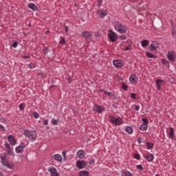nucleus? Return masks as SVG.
<instances>
[{
	"label": "nucleus",
	"instance_id": "1a4fd4ad",
	"mask_svg": "<svg viewBox=\"0 0 176 176\" xmlns=\"http://www.w3.org/2000/svg\"><path fill=\"white\" fill-rule=\"evenodd\" d=\"M113 64L114 67H116V68H122V67H123V65H124V62L121 60H115L113 62Z\"/></svg>",
	"mask_w": 176,
	"mask_h": 176
},
{
	"label": "nucleus",
	"instance_id": "39448f33",
	"mask_svg": "<svg viewBox=\"0 0 176 176\" xmlns=\"http://www.w3.org/2000/svg\"><path fill=\"white\" fill-rule=\"evenodd\" d=\"M167 58L171 63H174L176 60V54L173 51H168L167 54Z\"/></svg>",
	"mask_w": 176,
	"mask_h": 176
},
{
	"label": "nucleus",
	"instance_id": "6e6552de",
	"mask_svg": "<svg viewBox=\"0 0 176 176\" xmlns=\"http://www.w3.org/2000/svg\"><path fill=\"white\" fill-rule=\"evenodd\" d=\"M82 38H85L86 41H90V39H91V36H93V34L89 31H84L82 33Z\"/></svg>",
	"mask_w": 176,
	"mask_h": 176
},
{
	"label": "nucleus",
	"instance_id": "69168bd1",
	"mask_svg": "<svg viewBox=\"0 0 176 176\" xmlns=\"http://www.w3.org/2000/svg\"><path fill=\"white\" fill-rule=\"evenodd\" d=\"M52 83H54V82L53 81V80H52Z\"/></svg>",
	"mask_w": 176,
	"mask_h": 176
},
{
	"label": "nucleus",
	"instance_id": "8fccbe9b",
	"mask_svg": "<svg viewBox=\"0 0 176 176\" xmlns=\"http://www.w3.org/2000/svg\"><path fill=\"white\" fill-rule=\"evenodd\" d=\"M124 50H125L126 52H127V51H129V50H131V45H128L127 47H126L124 48Z\"/></svg>",
	"mask_w": 176,
	"mask_h": 176
},
{
	"label": "nucleus",
	"instance_id": "37998d69",
	"mask_svg": "<svg viewBox=\"0 0 176 176\" xmlns=\"http://www.w3.org/2000/svg\"><path fill=\"white\" fill-rule=\"evenodd\" d=\"M52 124H54V126H58V121H57V120L52 119Z\"/></svg>",
	"mask_w": 176,
	"mask_h": 176
},
{
	"label": "nucleus",
	"instance_id": "cd10ccee",
	"mask_svg": "<svg viewBox=\"0 0 176 176\" xmlns=\"http://www.w3.org/2000/svg\"><path fill=\"white\" fill-rule=\"evenodd\" d=\"M105 96H108V97H110V98H115L116 99V96L113 94L112 92H104Z\"/></svg>",
	"mask_w": 176,
	"mask_h": 176
},
{
	"label": "nucleus",
	"instance_id": "603ef678",
	"mask_svg": "<svg viewBox=\"0 0 176 176\" xmlns=\"http://www.w3.org/2000/svg\"><path fill=\"white\" fill-rule=\"evenodd\" d=\"M62 155L65 157V159H67V156L65 155H67V151H63Z\"/></svg>",
	"mask_w": 176,
	"mask_h": 176
},
{
	"label": "nucleus",
	"instance_id": "412c9836",
	"mask_svg": "<svg viewBox=\"0 0 176 176\" xmlns=\"http://www.w3.org/2000/svg\"><path fill=\"white\" fill-rule=\"evenodd\" d=\"M114 124L115 126H120V124H123V119L120 118H116V120H114Z\"/></svg>",
	"mask_w": 176,
	"mask_h": 176
},
{
	"label": "nucleus",
	"instance_id": "a18cd8bd",
	"mask_svg": "<svg viewBox=\"0 0 176 176\" xmlns=\"http://www.w3.org/2000/svg\"><path fill=\"white\" fill-rule=\"evenodd\" d=\"M136 168L138 170H140V171H142V170H144V167L142 166V165H136Z\"/></svg>",
	"mask_w": 176,
	"mask_h": 176
},
{
	"label": "nucleus",
	"instance_id": "f257e3e1",
	"mask_svg": "<svg viewBox=\"0 0 176 176\" xmlns=\"http://www.w3.org/2000/svg\"><path fill=\"white\" fill-rule=\"evenodd\" d=\"M23 135L26 138L28 139L30 142H34L36 140V138H38V134H36V131L31 129H27L23 131Z\"/></svg>",
	"mask_w": 176,
	"mask_h": 176
},
{
	"label": "nucleus",
	"instance_id": "13d9d810",
	"mask_svg": "<svg viewBox=\"0 0 176 176\" xmlns=\"http://www.w3.org/2000/svg\"><path fill=\"white\" fill-rule=\"evenodd\" d=\"M38 75H41V76H43V78H46V74L43 73H38Z\"/></svg>",
	"mask_w": 176,
	"mask_h": 176
},
{
	"label": "nucleus",
	"instance_id": "de8ad7c7",
	"mask_svg": "<svg viewBox=\"0 0 176 176\" xmlns=\"http://www.w3.org/2000/svg\"><path fill=\"white\" fill-rule=\"evenodd\" d=\"M19 45V43H17V41H15L12 43V47H14V49H16V47H17V45Z\"/></svg>",
	"mask_w": 176,
	"mask_h": 176
},
{
	"label": "nucleus",
	"instance_id": "c85d7f7f",
	"mask_svg": "<svg viewBox=\"0 0 176 176\" xmlns=\"http://www.w3.org/2000/svg\"><path fill=\"white\" fill-rule=\"evenodd\" d=\"M140 130L141 131H146L148 130V125L142 124L140 127Z\"/></svg>",
	"mask_w": 176,
	"mask_h": 176
},
{
	"label": "nucleus",
	"instance_id": "49530a36",
	"mask_svg": "<svg viewBox=\"0 0 176 176\" xmlns=\"http://www.w3.org/2000/svg\"><path fill=\"white\" fill-rule=\"evenodd\" d=\"M119 39H120V41H126L127 37L126 36H120Z\"/></svg>",
	"mask_w": 176,
	"mask_h": 176
},
{
	"label": "nucleus",
	"instance_id": "bb28decb",
	"mask_svg": "<svg viewBox=\"0 0 176 176\" xmlns=\"http://www.w3.org/2000/svg\"><path fill=\"white\" fill-rule=\"evenodd\" d=\"M125 131L126 133H128V134H133V128L131 126H128L126 127Z\"/></svg>",
	"mask_w": 176,
	"mask_h": 176
},
{
	"label": "nucleus",
	"instance_id": "473e14b6",
	"mask_svg": "<svg viewBox=\"0 0 176 176\" xmlns=\"http://www.w3.org/2000/svg\"><path fill=\"white\" fill-rule=\"evenodd\" d=\"M60 45H67V42H65V38L63 36H60Z\"/></svg>",
	"mask_w": 176,
	"mask_h": 176
},
{
	"label": "nucleus",
	"instance_id": "79ce46f5",
	"mask_svg": "<svg viewBox=\"0 0 176 176\" xmlns=\"http://www.w3.org/2000/svg\"><path fill=\"white\" fill-rule=\"evenodd\" d=\"M131 98L133 100H137V94L134 93L131 94Z\"/></svg>",
	"mask_w": 176,
	"mask_h": 176
},
{
	"label": "nucleus",
	"instance_id": "423d86ee",
	"mask_svg": "<svg viewBox=\"0 0 176 176\" xmlns=\"http://www.w3.org/2000/svg\"><path fill=\"white\" fill-rule=\"evenodd\" d=\"M93 111L94 112H97V113H102V112L105 111V107L101 105L95 104L94 105Z\"/></svg>",
	"mask_w": 176,
	"mask_h": 176
},
{
	"label": "nucleus",
	"instance_id": "5fc2aeb1",
	"mask_svg": "<svg viewBox=\"0 0 176 176\" xmlns=\"http://www.w3.org/2000/svg\"><path fill=\"white\" fill-rule=\"evenodd\" d=\"M23 58L24 60H27V59H28V58H30V56L29 55H24V56H23Z\"/></svg>",
	"mask_w": 176,
	"mask_h": 176
},
{
	"label": "nucleus",
	"instance_id": "58836bf2",
	"mask_svg": "<svg viewBox=\"0 0 176 176\" xmlns=\"http://www.w3.org/2000/svg\"><path fill=\"white\" fill-rule=\"evenodd\" d=\"M122 88L123 89V90H125L126 91H127L129 87L126 85L124 82H122Z\"/></svg>",
	"mask_w": 176,
	"mask_h": 176
},
{
	"label": "nucleus",
	"instance_id": "f03ea898",
	"mask_svg": "<svg viewBox=\"0 0 176 176\" xmlns=\"http://www.w3.org/2000/svg\"><path fill=\"white\" fill-rule=\"evenodd\" d=\"M6 157H8V153H3L0 155L2 166L10 168V170H13L14 168V164L9 163V161L6 160Z\"/></svg>",
	"mask_w": 176,
	"mask_h": 176
},
{
	"label": "nucleus",
	"instance_id": "a878e982",
	"mask_svg": "<svg viewBox=\"0 0 176 176\" xmlns=\"http://www.w3.org/2000/svg\"><path fill=\"white\" fill-rule=\"evenodd\" d=\"M146 56L148 57V58H157L156 55H153L149 52H146Z\"/></svg>",
	"mask_w": 176,
	"mask_h": 176
},
{
	"label": "nucleus",
	"instance_id": "72a5a7b5",
	"mask_svg": "<svg viewBox=\"0 0 176 176\" xmlns=\"http://www.w3.org/2000/svg\"><path fill=\"white\" fill-rule=\"evenodd\" d=\"M122 174H124V176H133V175L131 174V173H130L129 170H122L121 172Z\"/></svg>",
	"mask_w": 176,
	"mask_h": 176
},
{
	"label": "nucleus",
	"instance_id": "3c124183",
	"mask_svg": "<svg viewBox=\"0 0 176 176\" xmlns=\"http://www.w3.org/2000/svg\"><path fill=\"white\" fill-rule=\"evenodd\" d=\"M95 162H96V160L94 158H91L89 160V164H94Z\"/></svg>",
	"mask_w": 176,
	"mask_h": 176
},
{
	"label": "nucleus",
	"instance_id": "f3484780",
	"mask_svg": "<svg viewBox=\"0 0 176 176\" xmlns=\"http://www.w3.org/2000/svg\"><path fill=\"white\" fill-rule=\"evenodd\" d=\"M52 159L55 160L56 162H58V163H61L63 162V157L60 154H55L52 156Z\"/></svg>",
	"mask_w": 176,
	"mask_h": 176
},
{
	"label": "nucleus",
	"instance_id": "4c0bfd02",
	"mask_svg": "<svg viewBox=\"0 0 176 176\" xmlns=\"http://www.w3.org/2000/svg\"><path fill=\"white\" fill-rule=\"evenodd\" d=\"M146 146H147V148H148V149H152V148H153V144H152V143L148 142L146 143Z\"/></svg>",
	"mask_w": 176,
	"mask_h": 176
},
{
	"label": "nucleus",
	"instance_id": "4d7b16f0",
	"mask_svg": "<svg viewBox=\"0 0 176 176\" xmlns=\"http://www.w3.org/2000/svg\"><path fill=\"white\" fill-rule=\"evenodd\" d=\"M65 32H67V33H68V32H69L68 26H67V25H65Z\"/></svg>",
	"mask_w": 176,
	"mask_h": 176
},
{
	"label": "nucleus",
	"instance_id": "c03bdc74",
	"mask_svg": "<svg viewBox=\"0 0 176 176\" xmlns=\"http://www.w3.org/2000/svg\"><path fill=\"white\" fill-rule=\"evenodd\" d=\"M0 131L3 133L6 131V128H5L2 124H0Z\"/></svg>",
	"mask_w": 176,
	"mask_h": 176
},
{
	"label": "nucleus",
	"instance_id": "864d4df0",
	"mask_svg": "<svg viewBox=\"0 0 176 176\" xmlns=\"http://www.w3.org/2000/svg\"><path fill=\"white\" fill-rule=\"evenodd\" d=\"M102 5V0L98 1V6L100 7Z\"/></svg>",
	"mask_w": 176,
	"mask_h": 176
},
{
	"label": "nucleus",
	"instance_id": "2f4dec72",
	"mask_svg": "<svg viewBox=\"0 0 176 176\" xmlns=\"http://www.w3.org/2000/svg\"><path fill=\"white\" fill-rule=\"evenodd\" d=\"M32 116L33 118H34V119H39L41 116L39 115V113H38V112L34 111L32 113Z\"/></svg>",
	"mask_w": 176,
	"mask_h": 176
},
{
	"label": "nucleus",
	"instance_id": "9b49d317",
	"mask_svg": "<svg viewBox=\"0 0 176 176\" xmlns=\"http://www.w3.org/2000/svg\"><path fill=\"white\" fill-rule=\"evenodd\" d=\"M47 171L50 173L51 176H58V173H57V169L54 167H50L47 169Z\"/></svg>",
	"mask_w": 176,
	"mask_h": 176
},
{
	"label": "nucleus",
	"instance_id": "c9c22d12",
	"mask_svg": "<svg viewBox=\"0 0 176 176\" xmlns=\"http://www.w3.org/2000/svg\"><path fill=\"white\" fill-rule=\"evenodd\" d=\"M28 68H30V69H34V68H36V65H35V64L33 63H30L28 65Z\"/></svg>",
	"mask_w": 176,
	"mask_h": 176
},
{
	"label": "nucleus",
	"instance_id": "20e7f679",
	"mask_svg": "<svg viewBox=\"0 0 176 176\" xmlns=\"http://www.w3.org/2000/svg\"><path fill=\"white\" fill-rule=\"evenodd\" d=\"M108 36L110 42H116L118 40V34L113 30L109 31Z\"/></svg>",
	"mask_w": 176,
	"mask_h": 176
},
{
	"label": "nucleus",
	"instance_id": "393cba45",
	"mask_svg": "<svg viewBox=\"0 0 176 176\" xmlns=\"http://www.w3.org/2000/svg\"><path fill=\"white\" fill-rule=\"evenodd\" d=\"M90 173L87 170H81L79 172V176H89Z\"/></svg>",
	"mask_w": 176,
	"mask_h": 176
},
{
	"label": "nucleus",
	"instance_id": "0eeeda50",
	"mask_svg": "<svg viewBox=\"0 0 176 176\" xmlns=\"http://www.w3.org/2000/svg\"><path fill=\"white\" fill-rule=\"evenodd\" d=\"M86 162L85 160H78L76 163V167L79 168V170H82V168H85L86 167Z\"/></svg>",
	"mask_w": 176,
	"mask_h": 176
},
{
	"label": "nucleus",
	"instance_id": "bf43d9fd",
	"mask_svg": "<svg viewBox=\"0 0 176 176\" xmlns=\"http://www.w3.org/2000/svg\"><path fill=\"white\" fill-rule=\"evenodd\" d=\"M66 80L68 81L69 83H71V82H72L71 77L66 78Z\"/></svg>",
	"mask_w": 176,
	"mask_h": 176
},
{
	"label": "nucleus",
	"instance_id": "2eb2a0df",
	"mask_svg": "<svg viewBox=\"0 0 176 176\" xmlns=\"http://www.w3.org/2000/svg\"><path fill=\"white\" fill-rule=\"evenodd\" d=\"M8 140L10 144V145H12V146H14V145H16V139L14 138V135H10L8 137Z\"/></svg>",
	"mask_w": 176,
	"mask_h": 176
},
{
	"label": "nucleus",
	"instance_id": "e2e57ef3",
	"mask_svg": "<svg viewBox=\"0 0 176 176\" xmlns=\"http://www.w3.org/2000/svg\"><path fill=\"white\" fill-rule=\"evenodd\" d=\"M135 111H140V106H135Z\"/></svg>",
	"mask_w": 176,
	"mask_h": 176
},
{
	"label": "nucleus",
	"instance_id": "a211bd4d",
	"mask_svg": "<svg viewBox=\"0 0 176 176\" xmlns=\"http://www.w3.org/2000/svg\"><path fill=\"white\" fill-rule=\"evenodd\" d=\"M97 14H98L100 19H104V17L108 14V12L105 10H100L98 11Z\"/></svg>",
	"mask_w": 176,
	"mask_h": 176
},
{
	"label": "nucleus",
	"instance_id": "a19ab883",
	"mask_svg": "<svg viewBox=\"0 0 176 176\" xmlns=\"http://www.w3.org/2000/svg\"><path fill=\"white\" fill-rule=\"evenodd\" d=\"M171 32H172V36L173 38H175L176 37V31L175 28H173L171 30Z\"/></svg>",
	"mask_w": 176,
	"mask_h": 176
},
{
	"label": "nucleus",
	"instance_id": "7ed1b4c3",
	"mask_svg": "<svg viewBox=\"0 0 176 176\" xmlns=\"http://www.w3.org/2000/svg\"><path fill=\"white\" fill-rule=\"evenodd\" d=\"M113 27L116 31H117V32H119V34H126V32H127V29L126 28V26L124 25H122L119 21H116L113 23Z\"/></svg>",
	"mask_w": 176,
	"mask_h": 176
},
{
	"label": "nucleus",
	"instance_id": "f704fd0d",
	"mask_svg": "<svg viewBox=\"0 0 176 176\" xmlns=\"http://www.w3.org/2000/svg\"><path fill=\"white\" fill-rule=\"evenodd\" d=\"M162 63L164 64V65H168V67L170 66V64L168 63V60H167L166 59H162Z\"/></svg>",
	"mask_w": 176,
	"mask_h": 176
},
{
	"label": "nucleus",
	"instance_id": "4468645a",
	"mask_svg": "<svg viewBox=\"0 0 176 176\" xmlns=\"http://www.w3.org/2000/svg\"><path fill=\"white\" fill-rule=\"evenodd\" d=\"M5 147L7 149L8 155L12 156L13 155V148L10 147V144H9V143H6Z\"/></svg>",
	"mask_w": 176,
	"mask_h": 176
},
{
	"label": "nucleus",
	"instance_id": "5701e85b",
	"mask_svg": "<svg viewBox=\"0 0 176 176\" xmlns=\"http://www.w3.org/2000/svg\"><path fill=\"white\" fill-rule=\"evenodd\" d=\"M28 7L29 8V9H32V10H34V12H36V10H38V7L32 3L28 4Z\"/></svg>",
	"mask_w": 176,
	"mask_h": 176
},
{
	"label": "nucleus",
	"instance_id": "aec40b11",
	"mask_svg": "<svg viewBox=\"0 0 176 176\" xmlns=\"http://www.w3.org/2000/svg\"><path fill=\"white\" fill-rule=\"evenodd\" d=\"M164 81L163 80L157 79L155 80L156 87L158 90H162V83Z\"/></svg>",
	"mask_w": 176,
	"mask_h": 176
},
{
	"label": "nucleus",
	"instance_id": "0e129e2a",
	"mask_svg": "<svg viewBox=\"0 0 176 176\" xmlns=\"http://www.w3.org/2000/svg\"><path fill=\"white\" fill-rule=\"evenodd\" d=\"M0 176H3V173H0Z\"/></svg>",
	"mask_w": 176,
	"mask_h": 176
},
{
	"label": "nucleus",
	"instance_id": "b1692460",
	"mask_svg": "<svg viewBox=\"0 0 176 176\" xmlns=\"http://www.w3.org/2000/svg\"><path fill=\"white\" fill-rule=\"evenodd\" d=\"M141 45H142V47H146L147 46H149V41L143 40L141 41Z\"/></svg>",
	"mask_w": 176,
	"mask_h": 176
},
{
	"label": "nucleus",
	"instance_id": "680f3d73",
	"mask_svg": "<svg viewBox=\"0 0 176 176\" xmlns=\"http://www.w3.org/2000/svg\"><path fill=\"white\" fill-rule=\"evenodd\" d=\"M137 141L138 144H141L142 142V141H141V138H138Z\"/></svg>",
	"mask_w": 176,
	"mask_h": 176
},
{
	"label": "nucleus",
	"instance_id": "c756f323",
	"mask_svg": "<svg viewBox=\"0 0 176 176\" xmlns=\"http://www.w3.org/2000/svg\"><path fill=\"white\" fill-rule=\"evenodd\" d=\"M116 120V118L113 116H109V120L113 124L115 123V120Z\"/></svg>",
	"mask_w": 176,
	"mask_h": 176
},
{
	"label": "nucleus",
	"instance_id": "f8f14e48",
	"mask_svg": "<svg viewBox=\"0 0 176 176\" xmlns=\"http://www.w3.org/2000/svg\"><path fill=\"white\" fill-rule=\"evenodd\" d=\"M157 47H159V43L157 41H153L149 46L150 50L153 52H155Z\"/></svg>",
	"mask_w": 176,
	"mask_h": 176
},
{
	"label": "nucleus",
	"instance_id": "ddd939ff",
	"mask_svg": "<svg viewBox=\"0 0 176 176\" xmlns=\"http://www.w3.org/2000/svg\"><path fill=\"white\" fill-rule=\"evenodd\" d=\"M24 148H25V144L21 143L19 146L16 147L15 151L16 153H21V152H23V151L24 150Z\"/></svg>",
	"mask_w": 176,
	"mask_h": 176
},
{
	"label": "nucleus",
	"instance_id": "dca6fc26",
	"mask_svg": "<svg viewBox=\"0 0 176 176\" xmlns=\"http://www.w3.org/2000/svg\"><path fill=\"white\" fill-rule=\"evenodd\" d=\"M143 157H145L148 162H153V159H155V156L149 153L147 155H144Z\"/></svg>",
	"mask_w": 176,
	"mask_h": 176
},
{
	"label": "nucleus",
	"instance_id": "ea45409f",
	"mask_svg": "<svg viewBox=\"0 0 176 176\" xmlns=\"http://www.w3.org/2000/svg\"><path fill=\"white\" fill-rule=\"evenodd\" d=\"M142 121L144 123L143 124H146V126H148V124H149V121H148V120L146 118H142Z\"/></svg>",
	"mask_w": 176,
	"mask_h": 176
},
{
	"label": "nucleus",
	"instance_id": "6ab92c4d",
	"mask_svg": "<svg viewBox=\"0 0 176 176\" xmlns=\"http://www.w3.org/2000/svg\"><path fill=\"white\" fill-rule=\"evenodd\" d=\"M169 132H168V135H169V138H170V140H174V138H175V133H174V129L173 127H169Z\"/></svg>",
	"mask_w": 176,
	"mask_h": 176
},
{
	"label": "nucleus",
	"instance_id": "9d476101",
	"mask_svg": "<svg viewBox=\"0 0 176 176\" xmlns=\"http://www.w3.org/2000/svg\"><path fill=\"white\" fill-rule=\"evenodd\" d=\"M129 82L132 85H137L138 83V77L135 74H131L129 77Z\"/></svg>",
	"mask_w": 176,
	"mask_h": 176
},
{
	"label": "nucleus",
	"instance_id": "052dcab7",
	"mask_svg": "<svg viewBox=\"0 0 176 176\" xmlns=\"http://www.w3.org/2000/svg\"><path fill=\"white\" fill-rule=\"evenodd\" d=\"M99 91L100 93H104V94H105V92H107V91H105V89H100Z\"/></svg>",
	"mask_w": 176,
	"mask_h": 176
},
{
	"label": "nucleus",
	"instance_id": "7c9ffc66",
	"mask_svg": "<svg viewBox=\"0 0 176 176\" xmlns=\"http://www.w3.org/2000/svg\"><path fill=\"white\" fill-rule=\"evenodd\" d=\"M26 104L25 103H21L19 106V110L24 111L25 109Z\"/></svg>",
	"mask_w": 176,
	"mask_h": 176
},
{
	"label": "nucleus",
	"instance_id": "09e8293b",
	"mask_svg": "<svg viewBox=\"0 0 176 176\" xmlns=\"http://www.w3.org/2000/svg\"><path fill=\"white\" fill-rule=\"evenodd\" d=\"M134 157L136 160H140V159H141V155H140V154H135Z\"/></svg>",
	"mask_w": 176,
	"mask_h": 176
},
{
	"label": "nucleus",
	"instance_id": "e433bc0d",
	"mask_svg": "<svg viewBox=\"0 0 176 176\" xmlns=\"http://www.w3.org/2000/svg\"><path fill=\"white\" fill-rule=\"evenodd\" d=\"M49 52H50V50L49 48H47V47H45V48H44V49L43 50V52L44 53V54H45V56H47Z\"/></svg>",
	"mask_w": 176,
	"mask_h": 176
},
{
	"label": "nucleus",
	"instance_id": "4be33fe9",
	"mask_svg": "<svg viewBox=\"0 0 176 176\" xmlns=\"http://www.w3.org/2000/svg\"><path fill=\"white\" fill-rule=\"evenodd\" d=\"M76 155L79 159H83L85 157V151L80 150L77 152Z\"/></svg>",
	"mask_w": 176,
	"mask_h": 176
},
{
	"label": "nucleus",
	"instance_id": "6e6d98bb",
	"mask_svg": "<svg viewBox=\"0 0 176 176\" xmlns=\"http://www.w3.org/2000/svg\"><path fill=\"white\" fill-rule=\"evenodd\" d=\"M48 123H49V121H48L47 120H44V122H43V124H44L45 126H47Z\"/></svg>",
	"mask_w": 176,
	"mask_h": 176
}]
</instances>
